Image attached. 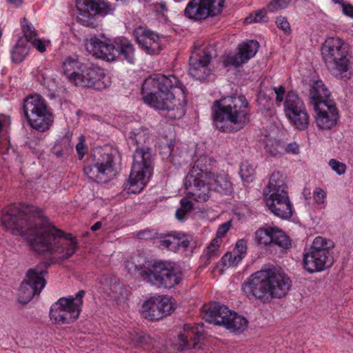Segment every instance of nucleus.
<instances>
[{
  "mask_svg": "<svg viewBox=\"0 0 353 353\" xmlns=\"http://www.w3.org/2000/svg\"><path fill=\"white\" fill-rule=\"evenodd\" d=\"M1 221L13 234L32 236L29 238L32 249L46 256L52 263H61L77 251L78 243L71 234H65L41 217L35 220L34 225L28 223L26 212L21 205L8 207Z\"/></svg>",
  "mask_w": 353,
  "mask_h": 353,
  "instance_id": "obj_1",
  "label": "nucleus"
},
{
  "mask_svg": "<svg viewBox=\"0 0 353 353\" xmlns=\"http://www.w3.org/2000/svg\"><path fill=\"white\" fill-rule=\"evenodd\" d=\"M213 119L216 127L223 132L239 131L250 121L248 102L242 95L215 101Z\"/></svg>",
  "mask_w": 353,
  "mask_h": 353,
  "instance_id": "obj_2",
  "label": "nucleus"
},
{
  "mask_svg": "<svg viewBox=\"0 0 353 353\" xmlns=\"http://www.w3.org/2000/svg\"><path fill=\"white\" fill-rule=\"evenodd\" d=\"M321 50L329 71L336 77H347L352 58L348 46L338 37H330L325 41Z\"/></svg>",
  "mask_w": 353,
  "mask_h": 353,
  "instance_id": "obj_3",
  "label": "nucleus"
},
{
  "mask_svg": "<svg viewBox=\"0 0 353 353\" xmlns=\"http://www.w3.org/2000/svg\"><path fill=\"white\" fill-rule=\"evenodd\" d=\"M142 276L152 285L163 288H172L182 279L181 272L166 261L154 262L145 266Z\"/></svg>",
  "mask_w": 353,
  "mask_h": 353,
  "instance_id": "obj_4",
  "label": "nucleus"
},
{
  "mask_svg": "<svg viewBox=\"0 0 353 353\" xmlns=\"http://www.w3.org/2000/svg\"><path fill=\"white\" fill-rule=\"evenodd\" d=\"M23 113L30 125L39 131L48 130L53 122V116L47 109L45 100L38 94L30 95L23 101Z\"/></svg>",
  "mask_w": 353,
  "mask_h": 353,
  "instance_id": "obj_5",
  "label": "nucleus"
},
{
  "mask_svg": "<svg viewBox=\"0 0 353 353\" xmlns=\"http://www.w3.org/2000/svg\"><path fill=\"white\" fill-rule=\"evenodd\" d=\"M84 290H80L75 296L60 298L50 311V319L55 323H70L77 320L81 310Z\"/></svg>",
  "mask_w": 353,
  "mask_h": 353,
  "instance_id": "obj_6",
  "label": "nucleus"
},
{
  "mask_svg": "<svg viewBox=\"0 0 353 353\" xmlns=\"http://www.w3.org/2000/svg\"><path fill=\"white\" fill-rule=\"evenodd\" d=\"M152 155L149 148L137 149L130 174V189L136 192L141 190L146 184V177L152 174Z\"/></svg>",
  "mask_w": 353,
  "mask_h": 353,
  "instance_id": "obj_7",
  "label": "nucleus"
},
{
  "mask_svg": "<svg viewBox=\"0 0 353 353\" xmlns=\"http://www.w3.org/2000/svg\"><path fill=\"white\" fill-rule=\"evenodd\" d=\"M76 6L77 22L90 28L98 26L97 14L105 15L111 10L110 6L101 0H77Z\"/></svg>",
  "mask_w": 353,
  "mask_h": 353,
  "instance_id": "obj_8",
  "label": "nucleus"
},
{
  "mask_svg": "<svg viewBox=\"0 0 353 353\" xmlns=\"http://www.w3.org/2000/svg\"><path fill=\"white\" fill-rule=\"evenodd\" d=\"M94 158V163L84 168L85 174L93 181L107 182L114 175L112 153L100 149L95 151Z\"/></svg>",
  "mask_w": 353,
  "mask_h": 353,
  "instance_id": "obj_9",
  "label": "nucleus"
},
{
  "mask_svg": "<svg viewBox=\"0 0 353 353\" xmlns=\"http://www.w3.org/2000/svg\"><path fill=\"white\" fill-rule=\"evenodd\" d=\"M171 89H162L145 102L154 108L167 110V117L171 119H179L185 114L184 105L170 92Z\"/></svg>",
  "mask_w": 353,
  "mask_h": 353,
  "instance_id": "obj_10",
  "label": "nucleus"
},
{
  "mask_svg": "<svg viewBox=\"0 0 353 353\" xmlns=\"http://www.w3.org/2000/svg\"><path fill=\"white\" fill-rule=\"evenodd\" d=\"M225 0H191L187 5L184 14L197 21L219 14L224 6Z\"/></svg>",
  "mask_w": 353,
  "mask_h": 353,
  "instance_id": "obj_11",
  "label": "nucleus"
},
{
  "mask_svg": "<svg viewBox=\"0 0 353 353\" xmlns=\"http://www.w3.org/2000/svg\"><path fill=\"white\" fill-rule=\"evenodd\" d=\"M268 278L267 270L257 271L243 283L242 290L248 296H252L264 303L269 301L272 299Z\"/></svg>",
  "mask_w": 353,
  "mask_h": 353,
  "instance_id": "obj_12",
  "label": "nucleus"
},
{
  "mask_svg": "<svg viewBox=\"0 0 353 353\" xmlns=\"http://www.w3.org/2000/svg\"><path fill=\"white\" fill-rule=\"evenodd\" d=\"M174 311V305L169 296H159L145 301L141 307V315L150 321L159 320Z\"/></svg>",
  "mask_w": 353,
  "mask_h": 353,
  "instance_id": "obj_13",
  "label": "nucleus"
},
{
  "mask_svg": "<svg viewBox=\"0 0 353 353\" xmlns=\"http://www.w3.org/2000/svg\"><path fill=\"white\" fill-rule=\"evenodd\" d=\"M179 84L175 76L166 77L157 74L147 78L142 85V94L144 101L151 100V97L162 89H172Z\"/></svg>",
  "mask_w": 353,
  "mask_h": 353,
  "instance_id": "obj_14",
  "label": "nucleus"
},
{
  "mask_svg": "<svg viewBox=\"0 0 353 353\" xmlns=\"http://www.w3.org/2000/svg\"><path fill=\"white\" fill-rule=\"evenodd\" d=\"M266 205L276 216L287 219L292 215V205L287 191L280 193L264 194Z\"/></svg>",
  "mask_w": 353,
  "mask_h": 353,
  "instance_id": "obj_15",
  "label": "nucleus"
},
{
  "mask_svg": "<svg viewBox=\"0 0 353 353\" xmlns=\"http://www.w3.org/2000/svg\"><path fill=\"white\" fill-rule=\"evenodd\" d=\"M105 75L98 68L85 64L79 76L74 79V85L102 90L107 87L104 81Z\"/></svg>",
  "mask_w": 353,
  "mask_h": 353,
  "instance_id": "obj_16",
  "label": "nucleus"
},
{
  "mask_svg": "<svg viewBox=\"0 0 353 353\" xmlns=\"http://www.w3.org/2000/svg\"><path fill=\"white\" fill-rule=\"evenodd\" d=\"M318 127L322 130H329L336 124L338 112L333 101L319 102L314 107Z\"/></svg>",
  "mask_w": 353,
  "mask_h": 353,
  "instance_id": "obj_17",
  "label": "nucleus"
},
{
  "mask_svg": "<svg viewBox=\"0 0 353 353\" xmlns=\"http://www.w3.org/2000/svg\"><path fill=\"white\" fill-rule=\"evenodd\" d=\"M268 285L271 299H280L286 295L291 286L290 278L283 272L276 269H268Z\"/></svg>",
  "mask_w": 353,
  "mask_h": 353,
  "instance_id": "obj_18",
  "label": "nucleus"
},
{
  "mask_svg": "<svg viewBox=\"0 0 353 353\" xmlns=\"http://www.w3.org/2000/svg\"><path fill=\"white\" fill-rule=\"evenodd\" d=\"M133 35L138 44L149 54L159 53L161 50L160 37L154 31L143 26H139L134 32Z\"/></svg>",
  "mask_w": 353,
  "mask_h": 353,
  "instance_id": "obj_19",
  "label": "nucleus"
},
{
  "mask_svg": "<svg viewBox=\"0 0 353 353\" xmlns=\"http://www.w3.org/2000/svg\"><path fill=\"white\" fill-rule=\"evenodd\" d=\"M259 48V43L251 40L239 46V52L236 54H226L223 57V63L225 67L230 65L239 67L253 57Z\"/></svg>",
  "mask_w": 353,
  "mask_h": 353,
  "instance_id": "obj_20",
  "label": "nucleus"
},
{
  "mask_svg": "<svg viewBox=\"0 0 353 353\" xmlns=\"http://www.w3.org/2000/svg\"><path fill=\"white\" fill-rule=\"evenodd\" d=\"M85 48L96 58L112 59L114 57L113 52L115 46L97 36H92L85 40Z\"/></svg>",
  "mask_w": 353,
  "mask_h": 353,
  "instance_id": "obj_21",
  "label": "nucleus"
},
{
  "mask_svg": "<svg viewBox=\"0 0 353 353\" xmlns=\"http://www.w3.org/2000/svg\"><path fill=\"white\" fill-rule=\"evenodd\" d=\"M334 263V257L321 255L311 250L304 254L303 268L309 273L321 272L330 268Z\"/></svg>",
  "mask_w": 353,
  "mask_h": 353,
  "instance_id": "obj_22",
  "label": "nucleus"
},
{
  "mask_svg": "<svg viewBox=\"0 0 353 353\" xmlns=\"http://www.w3.org/2000/svg\"><path fill=\"white\" fill-rule=\"evenodd\" d=\"M212 59V54L208 50L202 52V54L190 58L189 72L191 76L199 79H205L210 74L208 64Z\"/></svg>",
  "mask_w": 353,
  "mask_h": 353,
  "instance_id": "obj_23",
  "label": "nucleus"
},
{
  "mask_svg": "<svg viewBox=\"0 0 353 353\" xmlns=\"http://www.w3.org/2000/svg\"><path fill=\"white\" fill-rule=\"evenodd\" d=\"M187 177L185 179V188L187 195L197 202H205L210 197L211 188L208 181L205 184L201 178H194V180L188 184Z\"/></svg>",
  "mask_w": 353,
  "mask_h": 353,
  "instance_id": "obj_24",
  "label": "nucleus"
},
{
  "mask_svg": "<svg viewBox=\"0 0 353 353\" xmlns=\"http://www.w3.org/2000/svg\"><path fill=\"white\" fill-rule=\"evenodd\" d=\"M230 311V310L223 304L211 303L203 307V319L210 323L222 326Z\"/></svg>",
  "mask_w": 353,
  "mask_h": 353,
  "instance_id": "obj_25",
  "label": "nucleus"
},
{
  "mask_svg": "<svg viewBox=\"0 0 353 353\" xmlns=\"http://www.w3.org/2000/svg\"><path fill=\"white\" fill-rule=\"evenodd\" d=\"M211 169L212 159L205 155L199 157L186 176L188 183L192 182L194 178L205 179L207 181L213 174Z\"/></svg>",
  "mask_w": 353,
  "mask_h": 353,
  "instance_id": "obj_26",
  "label": "nucleus"
},
{
  "mask_svg": "<svg viewBox=\"0 0 353 353\" xmlns=\"http://www.w3.org/2000/svg\"><path fill=\"white\" fill-rule=\"evenodd\" d=\"M48 268V264L43 263L38 264L33 268H30L26 274L23 281L41 292L46 284L44 275L47 273Z\"/></svg>",
  "mask_w": 353,
  "mask_h": 353,
  "instance_id": "obj_27",
  "label": "nucleus"
},
{
  "mask_svg": "<svg viewBox=\"0 0 353 353\" xmlns=\"http://www.w3.org/2000/svg\"><path fill=\"white\" fill-rule=\"evenodd\" d=\"M248 325V320L236 312L230 310L222 326L234 334L244 332Z\"/></svg>",
  "mask_w": 353,
  "mask_h": 353,
  "instance_id": "obj_28",
  "label": "nucleus"
},
{
  "mask_svg": "<svg viewBox=\"0 0 353 353\" xmlns=\"http://www.w3.org/2000/svg\"><path fill=\"white\" fill-rule=\"evenodd\" d=\"M201 334L195 330L194 328L186 325L184 328V332L179 335V346L181 350L188 349H199L200 345L195 342L196 337L199 338Z\"/></svg>",
  "mask_w": 353,
  "mask_h": 353,
  "instance_id": "obj_29",
  "label": "nucleus"
},
{
  "mask_svg": "<svg viewBox=\"0 0 353 353\" xmlns=\"http://www.w3.org/2000/svg\"><path fill=\"white\" fill-rule=\"evenodd\" d=\"M189 241L182 234H170L165 235L160 241V245L171 251H176L180 247L187 248L189 245Z\"/></svg>",
  "mask_w": 353,
  "mask_h": 353,
  "instance_id": "obj_30",
  "label": "nucleus"
},
{
  "mask_svg": "<svg viewBox=\"0 0 353 353\" xmlns=\"http://www.w3.org/2000/svg\"><path fill=\"white\" fill-rule=\"evenodd\" d=\"M206 181L214 191L221 194H227L232 190V184L226 175L213 173Z\"/></svg>",
  "mask_w": 353,
  "mask_h": 353,
  "instance_id": "obj_31",
  "label": "nucleus"
},
{
  "mask_svg": "<svg viewBox=\"0 0 353 353\" xmlns=\"http://www.w3.org/2000/svg\"><path fill=\"white\" fill-rule=\"evenodd\" d=\"M85 65V64L79 61L78 59L68 57L63 63V72L68 80L74 83V79L80 75Z\"/></svg>",
  "mask_w": 353,
  "mask_h": 353,
  "instance_id": "obj_32",
  "label": "nucleus"
},
{
  "mask_svg": "<svg viewBox=\"0 0 353 353\" xmlns=\"http://www.w3.org/2000/svg\"><path fill=\"white\" fill-rule=\"evenodd\" d=\"M330 96V92L322 81L314 82L310 90V97L314 105L319 102L332 101Z\"/></svg>",
  "mask_w": 353,
  "mask_h": 353,
  "instance_id": "obj_33",
  "label": "nucleus"
},
{
  "mask_svg": "<svg viewBox=\"0 0 353 353\" xmlns=\"http://www.w3.org/2000/svg\"><path fill=\"white\" fill-rule=\"evenodd\" d=\"M334 247V243L332 240L317 236L314 239L310 250L330 258L334 257L332 250Z\"/></svg>",
  "mask_w": 353,
  "mask_h": 353,
  "instance_id": "obj_34",
  "label": "nucleus"
},
{
  "mask_svg": "<svg viewBox=\"0 0 353 353\" xmlns=\"http://www.w3.org/2000/svg\"><path fill=\"white\" fill-rule=\"evenodd\" d=\"M285 176L279 172H274L270 178L269 183L264 190V194L280 193L281 191H287Z\"/></svg>",
  "mask_w": 353,
  "mask_h": 353,
  "instance_id": "obj_35",
  "label": "nucleus"
},
{
  "mask_svg": "<svg viewBox=\"0 0 353 353\" xmlns=\"http://www.w3.org/2000/svg\"><path fill=\"white\" fill-rule=\"evenodd\" d=\"M305 107L303 101L294 92H288L284 101V111L287 117Z\"/></svg>",
  "mask_w": 353,
  "mask_h": 353,
  "instance_id": "obj_36",
  "label": "nucleus"
},
{
  "mask_svg": "<svg viewBox=\"0 0 353 353\" xmlns=\"http://www.w3.org/2000/svg\"><path fill=\"white\" fill-rule=\"evenodd\" d=\"M117 48L121 54L130 63L134 61V48L132 43L125 38L119 39L116 42Z\"/></svg>",
  "mask_w": 353,
  "mask_h": 353,
  "instance_id": "obj_37",
  "label": "nucleus"
},
{
  "mask_svg": "<svg viewBox=\"0 0 353 353\" xmlns=\"http://www.w3.org/2000/svg\"><path fill=\"white\" fill-rule=\"evenodd\" d=\"M39 294L34 288L23 281L18 290V301L22 304H26L34 295Z\"/></svg>",
  "mask_w": 353,
  "mask_h": 353,
  "instance_id": "obj_38",
  "label": "nucleus"
},
{
  "mask_svg": "<svg viewBox=\"0 0 353 353\" xmlns=\"http://www.w3.org/2000/svg\"><path fill=\"white\" fill-rule=\"evenodd\" d=\"M290 121L300 130H305L309 124V116L305 110V108H301L298 111L294 112L292 114L288 117Z\"/></svg>",
  "mask_w": 353,
  "mask_h": 353,
  "instance_id": "obj_39",
  "label": "nucleus"
},
{
  "mask_svg": "<svg viewBox=\"0 0 353 353\" xmlns=\"http://www.w3.org/2000/svg\"><path fill=\"white\" fill-rule=\"evenodd\" d=\"M29 48L23 37H20L14 45L11 54L12 61L15 63L21 62L28 54Z\"/></svg>",
  "mask_w": 353,
  "mask_h": 353,
  "instance_id": "obj_40",
  "label": "nucleus"
},
{
  "mask_svg": "<svg viewBox=\"0 0 353 353\" xmlns=\"http://www.w3.org/2000/svg\"><path fill=\"white\" fill-rule=\"evenodd\" d=\"M272 243L279 247L288 249L291 246V241L290 238L285 234V233L277 228H273V232L272 233Z\"/></svg>",
  "mask_w": 353,
  "mask_h": 353,
  "instance_id": "obj_41",
  "label": "nucleus"
},
{
  "mask_svg": "<svg viewBox=\"0 0 353 353\" xmlns=\"http://www.w3.org/2000/svg\"><path fill=\"white\" fill-rule=\"evenodd\" d=\"M126 341L128 344L133 347H139L149 344L151 341V338L150 336L145 334L133 332L130 333L129 336L126 338Z\"/></svg>",
  "mask_w": 353,
  "mask_h": 353,
  "instance_id": "obj_42",
  "label": "nucleus"
},
{
  "mask_svg": "<svg viewBox=\"0 0 353 353\" xmlns=\"http://www.w3.org/2000/svg\"><path fill=\"white\" fill-rule=\"evenodd\" d=\"M265 150L272 157H277L285 151V145L281 141L267 137L265 140Z\"/></svg>",
  "mask_w": 353,
  "mask_h": 353,
  "instance_id": "obj_43",
  "label": "nucleus"
},
{
  "mask_svg": "<svg viewBox=\"0 0 353 353\" xmlns=\"http://www.w3.org/2000/svg\"><path fill=\"white\" fill-rule=\"evenodd\" d=\"M110 290V296L116 301L125 299L128 296L127 290L116 279L111 281Z\"/></svg>",
  "mask_w": 353,
  "mask_h": 353,
  "instance_id": "obj_44",
  "label": "nucleus"
},
{
  "mask_svg": "<svg viewBox=\"0 0 353 353\" xmlns=\"http://www.w3.org/2000/svg\"><path fill=\"white\" fill-rule=\"evenodd\" d=\"M21 24L26 43L32 41L33 39L37 37V32L34 27L26 18H23Z\"/></svg>",
  "mask_w": 353,
  "mask_h": 353,
  "instance_id": "obj_45",
  "label": "nucleus"
},
{
  "mask_svg": "<svg viewBox=\"0 0 353 353\" xmlns=\"http://www.w3.org/2000/svg\"><path fill=\"white\" fill-rule=\"evenodd\" d=\"M272 232L273 228H261L256 232L255 239L259 244H271Z\"/></svg>",
  "mask_w": 353,
  "mask_h": 353,
  "instance_id": "obj_46",
  "label": "nucleus"
},
{
  "mask_svg": "<svg viewBox=\"0 0 353 353\" xmlns=\"http://www.w3.org/2000/svg\"><path fill=\"white\" fill-rule=\"evenodd\" d=\"M242 258V256L234 252H227L222 257V262L225 266L234 267L241 261Z\"/></svg>",
  "mask_w": 353,
  "mask_h": 353,
  "instance_id": "obj_47",
  "label": "nucleus"
},
{
  "mask_svg": "<svg viewBox=\"0 0 353 353\" xmlns=\"http://www.w3.org/2000/svg\"><path fill=\"white\" fill-rule=\"evenodd\" d=\"M267 21L266 11L263 9L255 12L254 14H250L249 17L245 19V23H261Z\"/></svg>",
  "mask_w": 353,
  "mask_h": 353,
  "instance_id": "obj_48",
  "label": "nucleus"
},
{
  "mask_svg": "<svg viewBox=\"0 0 353 353\" xmlns=\"http://www.w3.org/2000/svg\"><path fill=\"white\" fill-rule=\"evenodd\" d=\"M181 208L176 211V217L179 221L183 220L187 212H190L193 207L192 203L186 199H181Z\"/></svg>",
  "mask_w": 353,
  "mask_h": 353,
  "instance_id": "obj_49",
  "label": "nucleus"
},
{
  "mask_svg": "<svg viewBox=\"0 0 353 353\" xmlns=\"http://www.w3.org/2000/svg\"><path fill=\"white\" fill-rule=\"evenodd\" d=\"M292 0H272L268 5V10L270 12H275L285 8Z\"/></svg>",
  "mask_w": 353,
  "mask_h": 353,
  "instance_id": "obj_50",
  "label": "nucleus"
},
{
  "mask_svg": "<svg viewBox=\"0 0 353 353\" xmlns=\"http://www.w3.org/2000/svg\"><path fill=\"white\" fill-rule=\"evenodd\" d=\"M330 166L334 170L337 174H344L346 170V165L343 163L339 162L335 159H331L329 162Z\"/></svg>",
  "mask_w": 353,
  "mask_h": 353,
  "instance_id": "obj_51",
  "label": "nucleus"
},
{
  "mask_svg": "<svg viewBox=\"0 0 353 353\" xmlns=\"http://www.w3.org/2000/svg\"><path fill=\"white\" fill-rule=\"evenodd\" d=\"M276 23L279 28L282 30L285 33L289 34L291 32V28L289 22L285 17H278Z\"/></svg>",
  "mask_w": 353,
  "mask_h": 353,
  "instance_id": "obj_52",
  "label": "nucleus"
},
{
  "mask_svg": "<svg viewBox=\"0 0 353 353\" xmlns=\"http://www.w3.org/2000/svg\"><path fill=\"white\" fill-rule=\"evenodd\" d=\"M326 196L325 192L321 188H316L314 192V199L317 204H323Z\"/></svg>",
  "mask_w": 353,
  "mask_h": 353,
  "instance_id": "obj_53",
  "label": "nucleus"
},
{
  "mask_svg": "<svg viewBox=\"0 0 353 353\" xmlns=\"http://www.w3.org/2000/svg\"><path fill=\"white\" fill-rule=\"evenodd\" d=\"M79 143L76 145L77 152L81 159L86 152V147L85 145V139L83 136H80L79 138Z\"/></svg>",
  "mask_w": 353,
  "mask_h": 353,
  "instance_id": "obj_54",
  "label": "nucleus"
},
{
  "mask_svg": "<svg viewBox=\"0 0 353 353\" xmlns=\"http://www.w3.org/2000/svg\"><path fill=\"white\" fill-rule=\"evenodd\" d=\"M247 251V242L244 239L239 240L235 245L234 252L242 256Z\"/></svg>",
  "mask_w": 353,
  "mask_h": 353,
  "instance_id": "obj_55",
  "label": "nucleus"
},
{
  "mask_svg": "<svg viewBox=\"0 0 353 353\" xmlns=\"http://www.w3.org/2000/svg\"><path fill=\"white\" fill-rule=\"evenodd\" d=\"M125 268L128 270V272L131 274L139 272L142 276V271L144 270V267H139L134 262L128 261L125 263Z\"/></svg>",
  "mask_w": 353,
  "mask_h": 353,
  "instance_id": "obj_56",
  "label": "nucleus"
},
{
  "mask_svg": "<svg viewBox=\"0 0 353 353\" xmlns=\"http://www.w3.org/2000/svg\"><path fill=\"white\" fill-rule=\"evenodd\" d=\"M231 227V221H227L223 224H221L217 231H216V236L217 237H223V236H225V234L228 232V230H230Z\"/></svg>",
  "mask_w": 353,
  "mask_h": 353,
  "instance_id": "obj_57",
  "label": "nucleus"
},
{
  "mask_svg": "<svg viewBox=\"0 0 353 353\" xmlns=\"http://www.w3.org/2000/svg\"><path fill=\"white\" fill-rule=\"evenodd\" d=\"M29 43H31L32 46L40 52H43L46 51V45L44 42L37 38V37L33 39L32 41H30Z\"/></svg>",
  "mask_w": 353,
  "mask_h": 353,
  "instance_id": "obj_58",
  "label": "nucleus"
},
{
  "mask_svg": "<svg viewBox=\"0 0 353 353\" xmlns=\"http://www.w3.org/2000/svg\"><path fill=\"white\" fill-rule=\"evenodd\" d=\"M219 249L214 245H208L206 250L208 259L210 260L216 258L219 255Z\"/></svg>",
  "mask_w": 353,
  "mask_h": 353,
  "instance_id": "obj_59",
  "label": "nucleus"
},
{
  "mask_svg": "<svg viewBox=\"0 0 353 353\" xmlns=\"http://www.w3.org/2000/svg\"><path fill=\"white\" fill-rule=\"evenodd\" d=\"M241 173L243 177H248L254 173V170L252 166L243 164L241 167Z\"/></svg>",
  "mask_w": 353,
  "mask_h": 353,
  "instance_id": "obj_60",
  "label": "nucleus"
},
{
  "mask_svg": "<svg viewBox=\"0 0 353 353\" xmlns=\"http://www.w3.org/2000/svg\"><path fill=\"white\" fill-rule=\"evenodd\" d=\"M343 13L349 17L353 18V6L351 4H343Z\"/></svg>",
  "mask_w": 353,
  "mask_h": 353,
  "instance_id": "obj_61",
  "label": "nucleus"
},
{
  "mask_svg": "<svg viewBox=\"0 0 353 353\" xmlns=\"http://www.w3.org/2000/svg\"><path fill=\"white\" fill-rule=\"evenodd\" d=\"M285 151L292 152L294 154H297L299 151V147L296 143H292L288 144L286 148L285 147Z\"/></svg>",
  "mask_w": 353,
  "mask_h": 353,
  "instance_id": "obj_62",
  "label": "nucleus"
},
{
  "mask_svg": "<svg viewBox=\"0 0 353 353\" xmlns=\"http://www.w3.org/2000/svg\"><path fill=\"white\" fill-rule=\"evenodd\" d=\"M139 237L142 239H149L152 238L153 234L150 231H143L139 233Z\"/></svg>",
  "mask_w": 353,
  "mask_h": 353,
  "instance_id": "obj_63",
  "label": "nucleus"
},
{
  "mask_svg": "<svg viewBox=\"0 0 353 353\" xmlns=\"http://www.w3.org/2000/svg\"><path fill=\"white\" fill-rule=\"evenodd\" d=\"M163 146L164 147V149L168 148L167 152L169 154H171L172 151L174 149V142L172 139H170V141H166V143H162Z\"/></svg>",
  "mask_w": 353,
  "mask_h": 353,
  "instance_id": "obj_64",
  "label": "nucleus"
}]
</instances>
